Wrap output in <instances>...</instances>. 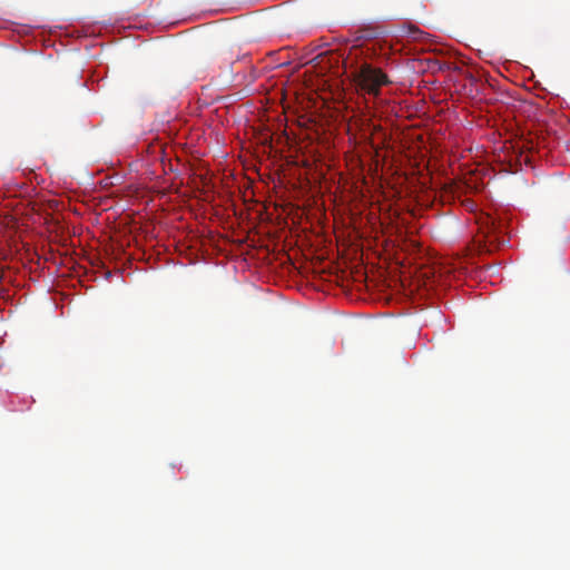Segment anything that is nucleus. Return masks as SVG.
Wrapping results in <instances>:
<instances>
[{"instance_id":"f257e3e1","label":"nucleus","mask_w":570,"mask_h":570,"mask_svg":"<svg viewBox=\"0 0 570 570\" xmlns=\"http://www.w3.org/2000/svg\"><path fill=\"white\" fill-rule=\"evenodd\" d=\"M353 80L360 91L374 97L380 96L381 88L390 83L389 76L385 72L366 61L355 66Z\"/></svg>"},{"instance_id":"f03ea898","label":"nucleus","mask_w":570,"mask_h":570,"mask_svg":"<svg viewBox=\"0 0 570 570\" xmlns=\"http://www.w3.org/2000/svg\"><path fill=\"white\" fill-rule=\"evenodd\" d=\"M410 35L412 36L413 39L417 40L420 38V36L423 35V31H421L419 28H416L415 26H410Z\"/></svg>"},{"instance_id":"7ed1b4c3","label":"nucleus","mask_w":570,"mask_h":570,"mask_svg":"<svg viewBox=\"0 0 570 570\" xmlns=\"http://www.w3.org/2000/svg\"><path fill=\"white\" fill-rule=\"evenodd\" d=\"M497 229H498V227L495 226L494 220H490V225H489V235L494 236V235H495V230H497Z\"/></svg>"}]
</instances>
